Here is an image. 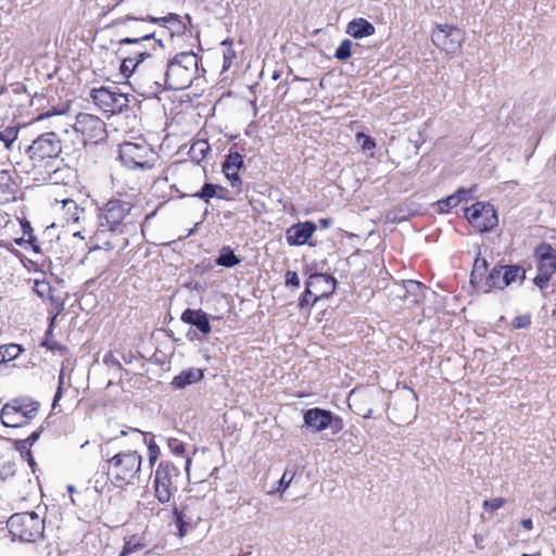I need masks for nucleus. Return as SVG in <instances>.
Wrapping results in <instances>:
<instances>
[{"label":"nucleus","instance_id":"nucleus-1","mask_svg":"<svg viewBox=\"0 0 556 556\" xmlns=\"http://www.w3.org/2000/svg\"><path fill=\"white\" fill-rule=\"evenodd\" d=\"M62 143L55 132H46L36 138L27 148L33 168L42 176V180L53 185L61 184L68 176V167L59 161Z\"/></svg>","mask_w":556,"mask_h":556},{"label":"nucleus","instance_id":"nucleus-2","mask_svg":"<svg viewBox=\"0 0 556 556\" xmlns=\"http://www.w3.org/2000/svg\"><path fill=\"white\" fill-rule=\"evenodd\" d=\"M108 476L116 488L135 484L142 458L136 451L119 452L109 459Z\"/></svg>","mask_w":556,"mask_h":556},{"label":"nucleus","instance_id":"nucleus-3","mask_svg":"<svg viewBox=\"0 0 556 556\" xmlns=\"http://www.w3.org/2000/svg\"><path fill=\"white\" fill-rule=\"evenodd\" d=\"M198 71V56L193 52L177 54L168 64L165 72V85L168 89H187Z\"/></svg>","mask_w":556,"mask_h":556},{"label":"nucleus","instance_id":"nucleus-4","mask_svg":"<svg viewBox=\"0 0 556 556\" xmlns=\"http://www.w3.org/2000/svg\"><path fill=\"white\" fill-rule=\"evenodd\" d=\"M7 525L13 538L22 542H36L45 531V520L35 511L14 514Z\"/></svg>","mask_w":556,"mask_h":556},{"label":"nucleus","instance_id":"nucleus-5","mask_svg":"<svg viewBox=\"0 0 556 556\" xmlns=\"http://www.w3.org/2000/svg\"><path fill=\"white\" fill-rule=\"evenodd\" d=\"M179 468L169 463L161 462L154 471V496L160 504H168L178 490Z\"/></svg>","mask_w":556,"mask_h":556},{"label":"nucleus","instance_id":"nucleus-6","mask_svg":"<svg viewBox=\"0 0 556 556\" xmlns=\"http://www.w3.org/2000/svg\"><path fill=\"white\" fill-rule=\"evenodd\" d=\"M118 152L122 163L131 169H151L156 161V153L144 140L124 142Z\"/></svg>","mask_w":556,"mask_h":556},{"label":"nucleus","instance_id":"nucleus-7","mask_svg":"<svg viewBox=\"0 0 556 556\" xmlns=\"http://www.w3.org/2000/svg\"><path fill=\"white\" fill-rule=\"evenodd\" d=\"M38 409L39 403L36 401L13 400L2 407L0 420L5 427H23L36 417Z\"/></svg>","mask_w":556,"mask_h":556},{"label":"nucleus","instance_id":"nucleus-8","mask_svg":"<svg viewBox=\"0 0 556 556\" xmlns=\"http://www.w3.org/2000/svg\"><path fill=\"white\" fill-rule=\"evenodd\" d=\"M131 204L128 201H124L121 199H111L108 203L101 208V212L98 216L99 218V228L102 231H123L122 225L124 219L131 211Z\"/></svg>","mask_w":556,"mask_h":556},{"label":"nucleus","instance_id":"nucleus-9","mask_svg":"<svg viewBox=\"0 0 556 556\" xmlns=\"http://www.w3.org/2000/svg\"><path fill=\"white\" fill-rule=\"evenodd\" d=\"M431 39L437 48L447 54L455 55L462 50L465 31L450 24H439L433 29Z\"/></svg>","mask_w":556,"mask_h":556},{"label":"nucleus","instance_id":"nucleus-10","mask_svg":"<svg viewBox=\"0 0 556 556\" xmlns=\"http://www.w3.org/2000/svg\"><path fill=\"white\" fill-rule=\"evenodd\" d=\"M115 89L116 87L93 88L90 91V98L100 110L112 114L119 113L128 108V97Z\"/></svg>","mask_w":556,"mask_h":556},{"label":"nucleus","instance_id":"nucleus-11","mask_svg":"<svg viewBox=\"0 0 556 556\" xmlns=\"http://www.w3.org/2000/svg\"><path fill=\"white\" fill-rule=\"evenodd\" d=\"M525 278L526 271L521 266H495L486 277L485 285L488 289L485 292H490L492 289L503 290L517 280L523 281Z\"/></svg>","mask_w":556,"mask_h":556},{"label":"nucleus","instance_id":"nucleus-12","mask_svg":"<svg viewBox=\"0 0 556 556\" xmlns=\"http://www.w3.org/2000/svg\"><path fill=\"white\" fill-rule=\"evenodd\" d=\"M74 128L77 132L81 134L85 143H98L106 137L104 122L92 114L79 113L76 117Z\"/></svg>","mask_w":556,"mask_h":556},{"label":"nucleus","instance_id":"nucleus-13","mask_svg":"<svg viewBox=\"0 0 556 556\" xmlns=\"http://www.w3.org/2000/svg\"><path fill=\"white\" fill-rule=\"evenodd\" d=\"M467 220L479 231L486 232L497 226L496 211L490 203L477 202L466 210Z\"/></svg>","mask_w":556,"mask_h":556},{"label":"nucleus","instance_id":"nucleus-14","mask_svg":"<svg viewBox=\"0 0 556 556\" xmlns=\"http://www.w3.org/2000/svg\"><path fill=\"white\" fill-rule=\"evenodd\" d=\"M307 289H312L315 293L313 303H316L319 299L328 298L336 291L337 280L327 274H312L307 281Z\"/></svg>","mask_w":556,"mask_h":556},{"label":"nucleus","instance_id":"nucleus-15","mask_svg":"<svg viewBox=\"0 0 556 556\" xmlns=\"http://www.w3.org/2000/svg\"><path fill=\"white\" fill-rule=\"evenodd\" d=\"M316 231V225L313 222L298 223L290 226L286 231L287 243L291 247L305 244Z\"/></svg>","mask_w":556,"mask_h":556},{"label":"nucleus","instance_id":"nucleus-16","mask_svg":"<svg viewBox=\"0 0 556 556\" xmlns=\"http://www.w3.org/2000/svg\"><path fill=\"white\" fill-rule=\"evenodd\" d=\"M303 418L304 424L317 432L327 429L333 421L331 412L318 407L307 409Z\"/></svg>","mask_w":556,"mask_h":556},{"label":"nucleus","instance_id":"nucleus-17","mask_svg":"<svg viewBox=\"0 0 556 556\" xmlns=\"http://www.w3.org/2000/svg\"><path fill=\"white\" fill-rule=\"evenodd\" d=\"M535 255L539 258V271L553 276L556 271V251L552 245L545 242L539 244Z\"/></svg>","mask_w":556,"mask_h":556},{"label":"nucleus","instance_id":"nucleus-18","mask_svg":"<svg viewBox=\"0 0 556 556\" xmlns=\"http://www.w3.org/2000/svg\"><path fill=\"white\" fill-rule=\"evenodd\" d=\"M181 321L194 326L201 333L208 334L212 330L207 314L202 309L187 308L182 312Z\"/></svg>","mask_w":556,"mask_h":556},{"label":"nucleus","instance_id":"nucleus-19","mask_svg":"<svg viewBox=\"0 0 556 556\" xmlns=\"http://www.w3.org/2000/svg\"><path fill=\"white\" fill-rule=\"evenodd\" d=\"M18 187L8 170H0V203L15 202Z\"/></svg>","mask_w":556,"mask_h":556},{"label":"nucleus","instance_id":"nucleus-20","mask_svg":"<svg viewBox=\"0 0 556 556\" xmlns=\"http://www.w3.org/2000/svg\"><path fill=\"white\" fill-rule=\"evenodd\" d=\"M173 518L174 522L176 525V528L178 529V534L180 538L185 536L186 533L192 529L194 525V520L191 516L188 515L187 507H177L174 506L173 510Z\"/></svg>","mask_w":556,"mask_h":556},{"label":"nucleus","instance_id":"nucleus-21","mask_svg":"<svg viewBox=\"0 0 556 556\" xmlns=\"http://www.w3.org/2000/svg\"><path fill=\"white\" fill-rule=\"evenodd\" d=\"M346 33L354 38H364L375 33V27L365 18H354L348 25Z\"/></svg>","mask_w":556,"mask_h":556},{"label":"nucleus","instance_id":"nucleus-22","mask_svg":"<svg viewBox=\"0 0 556 556\" xmlns=\"http://www.w3.org/2000/svg\"><path fill=\"white\" fill-rule=\"evenodd\" d=\"M203 377V372L198 368H189L181 371L179 375L174 377L173 386L177 389H185L186 387L200 381Z\"/></svg>","mask_w":556,"mask_h":556},{"label":"nucleus","instance_id":"nucleus-23","mask_svg":"<svg viewBox=\"0 0 556 556\" xmlns=\"http://www.w3.org/2000/svg\"><path fill=\"white\" fill-rule=\"evenodd\" d=\"M137 37H125L119 40V45H131V46H140L144 42H151L152 49H155V46L162 47V39H155V35L153 31L150 30H137Z\"/></svg>","mask_w":556,"mask_h":556},{"label":"nucleus","instance_id":"nucleus-24","mask_svg":"<svg viewBox=\"0 0 556 556\" xmlns=\"http://www.w3.org/2000/svg\"><path fill=\"white\" fill-rule=\"evenodd\" d=\"M404 298L412 299L410 302L414 304L420 303L425 298L426 286L416 280L403 281Z\"/></svg>","mask_w":556,"mask_h":556},{"label":"nucleus","instance_id":"nucleus-25","mask_svg":"<svg viewBox=\"0 0 556 556\" xmlns=\"http://www.w3.org/2000/svg\"><path fill=\"white\" fill-rule=\"evenodd\" d=\"M150 53L148 51H136L135 56L128 55L126 56L121 65V72L125 77H129L131 74L138 71L140 63L146 58H149Z\"/></svg>","mask_w":556,"mask_h":556},{"label":"nucleus","instance_id":"nucleus-26","mask_svg":"<svg viewBox=\"0 0 556 556\" xmlns=\"http://www.w3.org/2000/svg\"><path fill=\"white\" fill-rule=\"evenodd\" d=\"M149 21L152 23H165L168 24V29L173 35H181L186 31V25L180 21L179 15L169 13L164 17L149 16Z\"/></svg>","mask_w":556,"mask_h":556},{"label":"nucleus","instance_id":"nucleus-27","mask_svg":"<svg viewBox=\"0 0 556 556\" xmlns=\"http://www.w3.org/2000/svg\"><path fill=\"white\" fill-rule=\"evenodd\" d=\"M215 263L223 267H233L240 263V258L233 253L231 248L223 247Z\"/></svg>","mask_w":556,"mask_h":556},{"label":"nucleus","instance_id":"nucleus-28","mask_svg":"<svg viewBox=\"0 0 556 556\" xmlns=\"http://www.w3.org/2000/svg\"><path fill=\"white\" fill-rule=\"evenodd\" d=\"M218 191H225V189L218 185L214 184H204L202 189L194 193V197L200 198L201 200L205 201L206 203L210 202V199L217 197L218 199H223V194H218Z\"/></svg>","mask_w":556,"mask_h":556},{"label":"nucleus","instance_id":"nucleus-29","mask_svg":"<svg viewBox=\"0 0 556 556\" xmlns=\"http://www.w3.org/2000/svg\"><path fill=\"white\" fill-rule=\"evenodd\" d=\"M23 352L18 344H7L0 348L1 362L13 361Z\"/></svg>","mask_w":556,"mask_h":556},{"label":"nucleus","instance_id":"nucleus-30","mask_svg":"<svg viewBox=\"0 0 556 556\" xmlns=\"http://www.w3.org/2000/svg\"><path fill=\"white\" fill-rule=\"evenodd\" d=\"M480 254L481 253L479 251L475 260L473 268L470 275L472 282L478 278L481 279L488 269V261L484 257H481Z\"/></svg>","mask_w":556,"mask_h":556},{"label":"nucleus","instance_id":"nucleus-31","mask_svg":"<svg viewBox=\"0 0 556 556\" xmlns=\"http://www.w3.org/2000/svg\"><path fill=\"white\" fill-rule=\"evenodd\" d=\"M241 167L223 165V173L229 180L232 188L239 189L241 187V179L239 177V169Z\"/></svg>","mask_w":556,"mask_h":556},{"label":"nucleus","instance_id":"nucleus-32","mask_svg":"<svg viewBox=\"0 0 556 556\" xmlns=\"http://www.w3.org/2000/svg\"><path fill=\"white\" fill-rule=\"evenodd\" d=\"M210 150V146L205 140L197 141L191 146L190 153L192 159L198 161L205 157L206 152Z\"/></svg>","mask_w":556,"mask_h":556},{"label":"nucleus","instance_id":"nucleus-33","mask_svg":"<svg viewBox=\"0 0 556 556\" xmlns=\"http://www.w3.org/2000/svg\"><path fill=\"white\" fill-rule=\"evenodd\" d=\"M144 544L139 540L132 536L128 541L125 542V545L119 554V556H128L131 553L138 552L142 549Z\"/></svg>","mask_w":556,"mask_h":556},{"label":"nucleus","instance_id":"nucleus-34","mask_svg":"<svg viewBox=\"0 0 556 556\" xmlns=\"http://www.w3.org/2000/svg\"><path fill=\"white\" fill-rule=\"evenodd\" d=\"M351 48H352V41L349 39H344L337 48L334 56L340 61H344V60L349 59L352 54Z\"/></svg>","mask_w":556,"mask_h":556},{"label":"nucleus","instance_id":"nucleus-35","mask_svg":"<svg viewBox=\"0 0 556 556\" xmlns=\"http://www.w3.org/2000/svg\"><path fill=\"white\" fill-rule=\"evenodd\" d=\"M459 203H460V201L458 200L456 194L453 193V194L448 195L447 198H445L444 200L439 201L438 205H439L440 212L445 213V212H448L451 208L456 207Z\"/></svg>","mask_w":556,"mask_h":556},{"label":"nucleus","instance_id":"nucleus-36","mask_svg":"<svg viewBox=\"0 0 556 556\" xmlns=\"http://www.w3.org/2000/svg\"><path fill=\"white\" fill-rule=\"evenodd\" d=\"M506 503V500L503 497H495L492 500H485L482 503V507L485 511H495L500 509L504 504Z\"/></svg>","mask_w":556,"mask_h":556},{"label":"nucleus","instance_id":"nucleus-37","mask_svg":"<svg viewBox=\"0 0 556 556\" xmlns=\"http://www.w3.org/2000/svg\"><path fill=\"white\" fill-rule=\"evenodd\" d=\"M295 476V471H290L286 469L282 477L279 480V486L277 489L278 492H285L291 484L293 478Z\"/></svg>","mask_w":556,"mask_h":556},{"label":"nucleus","instance_id":"nucleus-38","mask_svg":"<svg viewBox=\"0 0 556 556\" xmlns=\"http://www.w3.org/2000/svg\"><path fill=\"white\" fill-rule=\"evenodd\" d=\"M530 324L531 316L529 314L516 316L511 321V326L514 329H525L528 328Z\"/></svg>","mask_w":556,"mask_h":556},{"label":"nucleus","instance_id":"nucleus-39","mask_svg":"<svg viewBox=\"0 0 556 556\" xmlns=\"http://www.w3.org/2000/svg\"><path fill=\"white\" fill-rule=\"evenodd\" d=\"M223 165L242 167L243 157L239 152H230Z\"/></svg>","mask_w":556,"mask_h":556},{"label":"nucleus","instance_id":"nucleus-40","mask_svg":"<svg viewBox=\"0 0 556 556\" xmlns=\"http://www.w3.org/2000/svg\"><path fill=\"white\" fill-rule=\"evenodd\" d=\"M168 448L170 452L177 456L182 455L185 453V445L181 441L175 438L168 439Z\"/></svg>","mask_w":556,"mask_h":556},{"label":"nucleus","instance_id":"nucleus-41","mask_svg":"<svg viewBox=\"0 0 556 556\" xmlns=\"http://www.w3.org/2000/svg\"><path fill=\"white\" fill-rule=\"evenodd\" d=\"M16 468L14 463H5L0 468V478L2 480L9 479L15 475Z\"/></svg>","mask_w":556,"mask_h":556},{"label":"nucleus","instance_id":"nucleus-42","mask_svg":"<svg viewBox=\"0 0 556 556\" xmlns=\"http://www.w3.org/2000/svg\"><path fill=\"white\" fill-rule=\"evenodd\" d=\"M313 295H315V293L312 291V289H307V286H306L305 291H304L302 298L300 299L299 306L301 308H305V307L314 305L315 303H313V300H312Z\"/></svg>","mask_w":556,"mask_h":556},{"label":"nucleus","instance_id":"nucleus-43","mask_svg":"<svg viewBox=\"0 0 556 556\" xmlns=\"http://www.w3.org/2000/svg\"><path fill=\"white\" fill-rule=\"evenodd\" d=\"M357 140L359 142L362 141V148L365 151L372 150L376 147L375 141L364 134H357Z\"/></svg>","mask_w":556,"mask_h":556},{"label":"nucleus","instance_id":"nucleus-44","mask_svg":"<svg viewBox=\"0 0 556 556\" xmlns=\"http://www.w3.org/2000/svg\"><path fill=\"white\" fill-rule=\"evenodd\" d=\"M300 278L298 276V274L293 270H288L286 273V286L289 287V286H293L295 288H299L300 287Z\"/></svg>","mask_w":556,"mask_h":556},{"label":"nucleus","instance_id":"nucleus-45","mask_svg":"<svg viewBox=\"0 0 556 556\" xmlns=\"http://www.w3.org/2000/svg\"><path fill=\"white\" fill-rule=\"evenodd\" d=\"M552 275H547L544 273H539V275L534 278V283L538 286L541 290L545 289L548 286V281L551 279Z\"/></svg>","mask_w":556,"mask_h":556},{"label":"nucleus","instance_id":"nucleus-46","mask_svg":"<svg viewBox=\"0 0 556 556\" xmlns=\"http://www.w3.org/2000/svg\"><path fill=\"white\" fill-rule=\"evenodd\" d=\"M128 433L134 434V437L136 438L137 441L146 443V434L142 431H140L139 429H137V428H127V430H122L121 431L122 435H127Z\"/></svg>","mask_w":556,"mask_h":556},{"label":"nucleus","instance_id":"nucleus-47","mask_svg":"<svg viewBox=\"0 0 556 556\" xmlns=\"http://www.w3.org/2000/svg\"><path fill=\"white\" fill-rule=\"evenodd\" d=\"M475 190H476V186H475V187H472V188H469V189L459 188V189L455 192V194H456V197L458 198V200H459L460 202H463V201H467V200L471 197V194H472V192H473Z\"/></svg>","mask_w":556,"mask_h":556},{"label":"nucleus","instance_id":"nucleus-48","mask_svg":"<svg viewBox=\"0 0 556 556\" xmlns=\"http://www.w3.org/2000/svg\"><path fill=\"white\" fill-rule=\"evenodd\" d=\"M38 439H39V432H38V431H35V432H33V433L27 438V440L22 441V442H21V445H22V447H23V448H25L27 443L33 444V443H35Z\"/></svg>","mask_w":556,"mask_h":556},{"label":"nucleus","instance_id":"nucleus-49","mask_svg":"<svg viewBox=\"0 0 556 556\" xmlns=\"http://www.w3.org/2000/svg\"><path fill=\"white\" fill-rule=\"evenodd\" d=\"M159 450L155 446L149 445V460L151 465L157 459Z\"/></svg>","mask_w":556,"mask_h":556},{"label":"nucleus","instance_id":"nucleus-50","mask_svg":"<svg viewBox=\"0 0 556 556\" xmlns=\"http://www.w3.org/2000/svg\"><path fill=\"white\" fill-rule=\"evenodd\" d=\"M153 84H154V87L151 86L150 90H144L143 94H146L147 97H151V96H155L160 91V89H161L160 84L157 81H154Z\"/></svg>","mask_w":556,"mask_h":556},{"label":"nucleus","instance_id":"nucleus-51","mask_svg":"<svg viewBox=\"0 0 556 556\" xmlns=\"http://www.w3.org/2000/svg\"><path fill=\"white\" fill-rule=\"evenodd\" d=\"M357 414L363 416L364 418H369L372 414V409L371 408H364V407H361L358 410H357Z\"/></svg>","mask_w":556,"mask_h":556},{"label":"nucleus","instance_id":"nucleus-52","mask_svg":"<svg viewBox=\"0 0 556 556\" xmlns=\"http://www.w3.org/2000/svg\"><path fill=\"white\" fill-rule=\"evenodd\" d=\"M62 392H63V388L61 386L58 387V390L54 394V397H53V408L55 407L56 403L61 400L62 397Z\"/></svg>","mask_w":556,"mask_h":556},{"label":"nucleus","instance_id":"nucleus-53","mask_svg":"<svg viewBox=\"0 0 556 556\" xmlns=\"http://www.w3.org/2000/svg\"><path fill=\"white\" fill-rule=\"evenodd\" d=\"M521 526L526 529V530H531L533 528V523H532V520L530 518L528 519H522L521 520Z\"/></svg>","mask_w":556,"mask_h":556},{"label":"nucleus","instance_id":"nucleus-54","mask_svg":"<svg viewBox=\"0 0 556 556\" xmlns=\"http://www.w3.org/2000/svg\"><path fill=\"white\" fill-rule=\"evenodd\" d=\"M136 51H148L150 53V51L146 48V46L143 43H141L140 46H135V49L130 55L135 56Z\"/></svg>","mask_w":556,"mask_h":556},{"label":"nucleus","instance_id":"nucleus-55","mask_svg":"<svg viewBox=\"0 0 556 556\" xmlns=\"http://www.w3.org/2000/svg\"><path fill=\"white\" fill-rule=\"evenodd\" d=\"M231 64V58L228 56L227 54L224 55V68H228Z\"/></svg>","mask_w":556,"mask_h":556},{"label":"nucleus","instance_id":"nucleus-56","mask_svg":"<svg viewBox=\"0 0 556 556\" xmlns=\"http://www.w3.org/2000/svg\"><path fill=\"white\" fill-rule=\"evenodd\" d=\"M26 457H27V462H28L29 466L33 468L34 465H35V460H34V458H33V456L30 454V451L26 452Z\"/></svg>","mask_w":556,"mask_h":556},{"label":"nucleus","instance_id":"nucleus-57","mask_svg":"<svg viewBox=\"0 0 556 556\" xmlns=\"http://www.w3.org/2000/svg\"><path fill=\"white\" fill-rule=\"evenodd\" d=\"M191 462H192V460H191V458H190V457H187V458L185 459V468H186L187 475L189 473V467H190V465H191Z\"/></svg>","mask_w":556,"mask_h":556},{"label":"nucleus","instance_id":"nucleus-58","mask_svg":"<svg viewBox=\"0 0 556 556\" xmlns=\"http://www.w3.org/2000/svg\"><path fill=\"white\" fill-rule=\"evenodd\" d=\"M64 383V370L62 369L59 375V386L63 387Z\"/></svg>","mask_w":556,"mask_h":556},{"label":"nucleus","instance_id":"nucleus-59","mask_svg":"<svg viewBox=\"0 0 556 556\" xmlns=\"http://www.w3.org/2000/svg\"><path fill=\"white\" fill-rule=\"evenodd\" d=\"M63 203H64V206L74 205L75 210L78 211V208L75 205V202L73 200H65V201H63Z\"/></svg>","mask_w":556,"mask_h":556},{"label":"nucleus","instance_id":"nucleus-60","mask_svg":"<svg viewBox=\"0 0 556 556\" xmlns=\"http://www.w3.org/2000/svg\"><path fill=\"white\" fill-rule=\"evenodd\" d=\"M415 409H416V404L415 403H409V415H414L415 414Z\"/></svg>","mask_w":556,"mask_h":556},{"label":"nucleus","instance_id":"nucleus-61","mask_svg":"<svg viewBox=\"0 0 556 556\" xmlns=\"http://www.w3.org/2000/svg\"><path fill=\"white\" fill-rule=\"evenodd\" d=\"M129 21H138V20H137L136 17H134V16L127 15V16L124 18V23L129 22Z\"/></svg>","mask_w":556,"mask_h":556},{"label":"nucleus","instance_id":"nucleus-62","mask_svg":"<svg viewBox=\"0 0 556 556\" xmlns=\"http://www.w3.org/2000/svg\"><path fill=\"white\" fill-rule=\"evenodd\" d=\"M280 77V74L278 72H274L273 79H278Z\"/></svg>","mask_w":556,"mask_h":556},{"label":"nucleus","instance_id":"nucleus-63","mask_svg":"<svg viewBox=\"0 0 556 556\" xmlns=\"http://www.w3.org/2000/svg\"><path fill=\"white\" fill-rule=\"evenodd\" d=\"M320 223L323 224L324 227L328 226V220H326V219H321Z\"/></svg>","mask_w":556,"mask_h":556},{"label":"nucleus","instance_id":"nucleus-64","mask_svg":"<svg viewBox=\"0 0 556 556\" xmlns=\"http://www.w3.org/2000/svg\"><path fill=\"white\" fill-rule=\"evenodd\" d=\"M67 490H68L70 493H72V492H74L75 488L73 485H68Z\"/></svg>","mask_w":556,"mask_h":556}]
</instances>
